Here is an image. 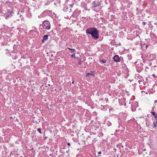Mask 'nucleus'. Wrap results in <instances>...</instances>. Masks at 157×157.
Here are the masks:
<instances>
[{"mask_svg": "<svg viewBox=\"0 0 157 157\" xmlns=\"http://www.w3.org/2000/svg\"><path fill=\"white\" fill-rule=\"evenodd\" d=\"M86 32L87 34L90 35L94 39L99 38L98 30L96 28H88L86 29Z\"/></svg>", "mask_w": 157, "mask_h": 157, "instance_id": "obj_1", "label": "nucleus"}, {"mask_svg": "<svg viewBox=\"0 0 157 157\" xmlns=\"http://www.w3.org/2000/svg\"><path fill=\"white\" fill-rule=\"evenodd\" d=\"M43 28L45 30L49 29L51 28L50 22L47 20L44 21L42 25Z\"/></svg>", "mask_w": 157, "mask_h": 157, "instance_id": "obj_2", "label": "nucleus"}, {"mask_svg": "<svg viewBox=\"0 0 157 157\" xmlns=\"http://www.w3.org/2000/svg\"><path fill=\"white\" fill-rule=\"evenodd\" d=\"M13 12L11 11H8L4 14V16L6 19H8L11 17L13 15Z\"/></svg>", "mask_w": 157, "mask_h": 157, "instance_id": "obj_3", "label": "nucleus"}, {"mask_svg": "<svg viewBox=\"0 0 157 157\" xmlns=\"http://www.w3.org/2000/svg\"><path fill=\"white\" fill-rule=\"evenodd\" d=\"M143 64L140 63V65H138L136 66V69L138 72H140L143 69Z\"/></svg>", "mask_w": 157, "mask_h": 157, "instance_id": "obj_4", "label": "nucleus"}, {"mask_svg": "<svg viewBox=\"0 0 157 157\" xmlns=\"http://www.w3.org/2000/svg\"><path fill=\"white\" fill-rule=\"evenodd\" d=\"M92 7H96L100 6L101 4L99 2L94 1L92 3Z\"/></svg>", "mask_w": 157, "mask_h": 157, "instance_id": "obj_5", "label": "nucleus"}, {"mask_svg": "<svg viewBox=\"0 0 157 157\" xmlns=\"http://www.w3.org/2000/svg\"><path fill=\"white\" fill-rule=\"evenodd\" d=\"M114 60L116 62H119L120 61V58L119 56L116 55L113 57Z\"/></svg>", "mask_w": 157, "mask_h": 157, "instance_id": "obj_6", "label": "nucleus"}, {"mask_svg": "<svg viewBox=\"0 0 157 157\" xmlns=\"http://www.w3.org/2000/svg\"><path fill=\"white\" fill-rule=\"evenodd\" d=\"M91 75L92 76H94V71H92L90 72V73H87L86 74L85 76L88 77L89 76V75Z\"/></svg>", "mask_w": 157, "mask_h": 157, "instance_id": "obj_7", "label": "nucleus"}, {"mask_svg": "<svg viewBox=\"0 0 157 157\" xmlns=\"http://www.w3.org/2000/svg\"><path fill=\"white\" fill-rule=\"evenodd\" d=\"M43 12L45 14V16L47 15H49L51 13L50 11L48 10H45Z\"/></svg>", "mask_w": 157, "mask_h": 157, "instance_id": "obj_8", "label": "nucleus"}, {"mask_svg": "<svg viewBox=\"0 0 157 157\" xmlns=\"http://www.w3.org/2000/svg\"><path fill=\"white\" fill-rule=\"evenodd\" d=\"M67 48L71 51V53H76V51L75 49L70 48L68 47H67Z\"/></svg>", "mask_w": 157, "mask_h": 157, "instance_id": "obj_9", "label": "nucleus"}, {"mask_svg": "<svg viewBox=\"0 0 157 157\" xmlns=\"http://www.w3.org/2000/svg\"><path fill=\"white\" fill-rule=\"evenodd\" d=\"M48 35H47L44 36L43 37V39L42 40V41L43 43L44 42V40H47L48 39Z\"/></svg>", "mask_w": 157, "mask_h": 157, "instance_id": "obj_10", "label": "nucleus"}, {"mask_svg": "<svg viewBox=\"0 0 157 157\" xmlns=\"http://www.w3.org/2000/svg\"><path fill=\"white\" fill-rule=\"evenodd\" d=\"M45 14L43 12L41 14L38 16V17L40 18H41L42 17H44L45 16Z\"/></svg>", "mask_w": 157, "mask_h": 157, "instance_id": "obj_11", "label": "nucleus"}, {"mask_svg": "<svg viewBox=\"0 0 157 157\" xmlns=\"http://www.w3.org/2000/svg\"><path fill=\"white\" fill-rule=\"evenodd\" d=\"M127 57L128 60H130L132 59V56L131 55H128L127 56Z\"/></svg>", "mask_w": 157, "mask_h": 157, "instance_id": "obj_12", "label": "nucleus"}, {"mask_svg": "<svg viewBox=\"0 0 157 157\" xmlns=\"http://www.w3.org/2000/svg\"><path fill=\"white\" fill-rule=\"evenodd\" d=\"M99 60L101 63H106V60H104L103 59H100Z\"/></svg>", "mask_w": 157, "mask_h": 157, "instance_id": "obj_13", "label": "nucleus"}, {"mask_svg": "<svg viewBox=\"0 0 157 157\" xmlns=\"http://www.w3.org/2000/svg\"><path fill=\"white\" fill-rule=\"evenodd\" d=\"M73 54L71 55L70 56L71 58H72L74 59H75L76 58V57L75 56V54L74 53H72Z\"/></svg>", "mask_w": 157, "mask_h": 157, "instance_id": "obj_14", "label": "nucleus"}, {"mask_svg": "<svg viewBox=\"0 0 157 157\" xmlns=\"http://www.w3.org/2000/svg\"><path fill=\"white\" fill-rule=\"evenodd\" d=\"M82 61L81 60V59H79V61L78 62V64L79 65H81L82 64Z\"/></svg>", "mask_w": 157, "mask_h": 157, "instance_id": "obj_15", "label": "nucleus"}, {"mask_svg": "<svg viewBox=\"0 0 157 157\" xmlns=\"http://www.w3.org/2000/svg\"><path fill=\"white\" fill-rule=\"evenodd\" d=\"M37 131H38V132H39V133H41V129L40 128H38L37 129Z\"/></svg>", "mask_w": 157, "mask_h": 157, "instance_id": "obj_16", "label": "nucleus"}, {"mask_svg": "<svg viewBox=\"0 0 157 157\" xmlns=\"http://www.w3.org/2000/svg\"><path fill=\"white\" fill-rule=\"evenodd\" d=\"M151 114H152L154 116H155V115L156 114V113H155V112H151Z\"/></svg>", "mask_w": 157, "mask_h": 157, "instance_id": "obj_17", "label": "nucleus"}, {"mask_svg": "<svg viewBox=\"0 0 157 157\" xmlns=\"http://www.w3.org/2000/svg\"><path fill=\"white\" fill-rule=\"evenodd\" d=\"M154 116L155 117L156 121V122H157V114H156Z\"/></svg>", "mask_w": 157, "mask_h": 157, "instance_id": "obj_18", "label": "nucleus"}, {"mask_svg": "<svg viewBox=\"0 0 157 157\" xmlns=\"http://www.w3.org/2000/svg\"><path fill=\"white\" fill-rule=\"evenodd\" d=\"M142 24L143 25H145L146 24V23L144 22H142Z\"/></svg>", "mask_w": 157, "mask_h": 157, "instance_id": "obj_19", "label": "nucleus"}, {"mask_svg": "<svg viewBox=\"0 0 157 157\" xmlns=\"http://www.w3.org/2000/svg\"><path fill=\"white\" fill-rule=\"evenodd\" d=\"M152 77H153L154 78H155V77H156V76L155 75V74H153L152 75Z\"/></svg>", "mask_w": 157, "mask_h": 157, "instance_id": "obj_20", "label": "nucleus"}, {"mask_svg": "<svg viewBox=\"0 0 157 157\" xmlns=\"http://www.w3.org/2000/svg\"><path fill=\"white\" fill-rule=\"evenodd\" d=\"M17 15H19L20 16V17H21L22 16L19 13H17Z\"/></svg>", "mask_w": 157, "mask_h": 157, "instance_id": "obj_21", "label": "nucleus"}, {"mask_svg": "<svg viewBox=\"0 0 157 157\" xmlns=\"http://www.w3.org/2000/svg\"><path fill=\"white\" fill-rule=\"evenodd\" d=\"M67 145L68 146H70V143H67Z\"/></svg>", "mask_w": 157, "mask_h": 157, "instance_id": "obj_22", "label": "nucleus"}, {"mask_svg": "<svg viewBox=\"0 0 157 157\" xmlns=\"http://www.w3.org/2000/svg\"><path fill=\"white\" fill-rule=\"evenodd\" d=\"M157 101L156 100H155L154 101L155 104H156V103H157Z\"/></svg>", "mask_w": 157, "mask_h": 157, "instance_id": "obj_23", "label": "nucleus"}, {"mask_svg": "<svg viewBox=\"0 0 157 157\" xmlns=\"http://www.w3.org/2000/svg\"><path fill=\"white\" fill-rule=\"evenodd\" d=\"M101 151H99V152H98V154H100H100H101Z\"/></svg>", "mask_w": 157, "mask_h": 157, "instance_id": "obj_24", "label": "nucleus"}, {"mask_svg": "<svg viewBox=\"0 0 157 157\" xmlns=\"http://www.w3.org/2000/svg\"><path fill=\"white\" fill-rule=\"evenodd\" d=\"M69 10H70V11L69 10H67V11H68L69 12H70V11L71 10V9H70Z\"/></svg>", "mask_w": 157, "mask_h": 157, "instance_id": "obj_25", "label": "nucleus"}, {"mask_svg": "<svg viewBox=\"0 0 157 157\" xmlns=\"http://www.w3.org/2000/svg\"><path fill=\"white\" fill-rule=\"evenodd\" d=\"M121 45V43H119V44H118V45Z\"/></svg>", "mask_w": 157, "mask_h": 157, "instance_id": "obj_26", "label": "nucleus"}, {"mask_svg": "<svg viewBox=\"0 0 157 157\" xmlns=\"http://www.w3.org/2000/svg\"><path fill=\"white\" fill-rule=\"evenodd\" d=\"M141 81L140 80H139L138 82L140 84V82Z\"/></svg>", "mask_w": 157, "mask_h": 157, "instance_id": "obj_27", "label": "nucleus"}, {"mask_svg": "<svg viewBox=\"0 0 157 157\" xmlns=\"http://www.w3.org/2000/svg\"><path fill=\"white\" fill-rule=\"evenodd\" d=\"M74 81H73V82H72V84H74Z\"/></svg>", "mask_w": 157, "mask_h": 157, "instance_id": "obj_28", "label": "nucleus"}, {"mask_svg": "<svg viewBox=\"0 0 157 157\" xmlns=\"http://www.w3.org/2000/svg\"><path fill=\"white\" fill-rule=\"evenodd\" d=\"M17 20L19 21V19H17Z\"/></svg>", "mask_w": 157, "mask_h": 157, "instance_id": "obj_29", "label": "nucleus"}, {"mask_svg": "<svg viewBox=\"0 0 157 157\" xmlns=\"http://www.w3.org/2000/svg\"><path fill=\"white\" fill-rule=\"evenodd\" d=\"M107 66H109V64H108V65H107Z\"/></svg>", "mask_w": 157, "mask_h": 157, "instance_id": "obj_30", "label": "nucleus"}, {"mask_svg": "<svg viewBox=\"0 0 157 157\" xmlns=\"http://www.w3.org/2000/svg\"><path fill=\"white\" fill-rule=\"evenodd\" d=\"M6 50H7V51H8L7 49H6Z\"/></svg>", "mask_w": 157, "mask_h": 157, "instance_id": "obj_31", "label": "nucleus"}, {"mask_svg": "<svg viewBox=\"0 0 157 157\" xmlns=\"http://www.w3.org/2000/svg\"><path fill=\"white\" fill-rule=\"evenodd\" d=\"M52 55H53L52 54V55H51V56H52Z\"/></svg>", "mask_w": 157, "mask_h": 157, "instance_id": "obj_32", "label": "nucleus"}]
</instances>
